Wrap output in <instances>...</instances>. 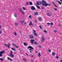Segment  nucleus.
<instances>
[{
  "label": "nucleus",
  "mask_w": 62,
  "mask_h": 62,
  "mask_svg": "<svg viewBox=\"0 0 62 62\" xmlns=\"http://www.w3.org/2000/svg\"><path fill=\"white\" fill-rule=\"evenodd\" d=\"M42 2L41 1L39 2L40 4H41V5L42 4V5L43 6H44L45 7H47L48 6H51V4H48V3H46V2L44 0H42Z\"/></svg>",
  "instance_id": "obj_1"
},
{
  "label": "nucleus",
  "mask_w": 62,
  "mask_h": 62,
  "mask_svg": "<svg viewBox=\"0 0 62 62\" xmlns=\"http://www.w3.org/2000/svg\"><path fill=\"white\" fill-rule=\"evenodd\" d=\"M6 52L4 50H2L1 51H0V57H2L3 56V54H5Z\"/></svg>",
  "instance_id": "obj_2"
},
{
  "label": "nucleus",
  "mask_w": 62,
  "mask_h": 62,
  "mask_svg": "<svg viewBox=\"0 0 62 62\" xmlns=\"http://www.w3.org/2000/svg\"><path fill=\"white\" fill-rule=\"evenodd\" d=\"M29 48L30 49H29V51H32V49H34V48L32 47L31 46H28L27 49H28Z\"/></svg>",
  "instance_id": "obj_3"
},
{
  "label": "nucleus",
  "mask_w": 62,
  "mask_h": 62,
  "mask_svg": "<svg viewBox=\"0 0 62 62\" xmlns=\"http://www.w3.org/2000/svg\"><path fill=\"white\" fill-rule=\"evenodd\" d=\"M46 14L49 17H51L52 15V14H50L48 13H47Z\"/></svg>",
  "instance_id": "obj_4"
},
{
  "label": "nucleus",
  "mask_w": 62,
  "mask_h": 62,
  "mask_svg": "<svg viewBox=\"0 0 62 62\" xmlns=\"http://www.w3.org/2000/svg\"><path fill=\"white\" fill-rule=\"evenodd\" d=\"M31 9L33 10H36V8H35V7L34 6H32L31 8Z\"/></svg>",
  "instance_id": "obj_5"
},
{
  "label": "nucleus",
  "mask_w": 62,
  "mask_h": 62,
  "mask_svg": "<svg viewBox=\"0 0 62 62\" xmlns=\"http://www.w3.org/2000/svg\"><path fill=\"white\" fill-rule=\"evenodd\" d=\"M8 59L10 61H11V62H12V60L11 59V58H10L8 57H7Z\"/></svg>",
  "instance_id": "obj_6"
},
{
  "label": "nucleus",
  "mask_w": 62,
  "mask_h": 62,
  "mask_svg": "<svg viewBox=\"0 0 62 62\" xmlns=\"http://www.w3.org/2000/svg\"><path fill=\"white\" fill-rule=\"evenodd\" d=\"M42 42H44V40H45V38H44L43 36L42 37Z\"/></svg>",
  "instance_id": "obj_7"
},
{
  "label": "nucleus",
  "mask_w": 62,
  "mask_h": 62,
  "mask_svg": "<svg viewBox=\"0 0 62 62\" xmlns=\"http://www.w3.org/2000/svg\"><path fill=\"white\" fill-rule=\"evenodd\" d=\"M34 41L35 40H34L32 39L31 40V42L32 44H34Z\"/></svg>",
  "instance_id": "obj_8"
},
{
  "label": "nucleus",
  "mask_w": 62,
  "mask_h": 62,
  "mask_svg": "<svg viewBox=\"0 0 62 62\" xmlns=\"http://www.w3.org/2000/svg\"><path fill=\"white\" fill-rule=\"evenodd\" d=\"M30 39H31V38H33V35H30Z\"/></svg>",
  "instance_id": "obj_9"
},
{
  "label": "nucleus",
  "mask_w": 62,
  "mask_h": 62,
  "mask_svg": "<svg viewBox=\"0 0 62 62\" xmlns=\"http://www.w3.org/2000/svg\"><path fill=\"white\" fill-rule=\"evenodd\" d=\"M10 57H13L14 56V55L12 54L11 53L10 54Z\"/></svg>",
  "instance_id": "obj_10"
},
{
  "label": "nucleus",
  "mask_w": 62,
  "mask_h": 62,
  "mask_svg": "<svg viewBox=\"0 0 62 62\" xmlns=\"http://www.w3.org/2000/svg\"><path fill=\"white\" fill-rule=\"evenodd\" d=\"M52 55L53 56H54L55 55V53H54V52H53L52 53Z\"/></svg>",
  "instance_id": "obj_11"
},
{
  "label": "nucleus",
  "mask_w": 62,
  "mask_h": 62,
  "mask_svg": "<svg viewBox=\"0 0 62 62\" xmlns=\"http://www.w3.org/2000/svg\"><path fill=\"white\" fill-rule=\"evenodd\" d=\"M11 49L12 50H13V51H16V49L15 48H14L13 47H12L11 48Z\"/></svg>",
  "instance_id": "obj_12"
},
{
  "label": "nucleus",
  "mask_w": 62,
  "mask_h": 62,
  "mask_svg": "<svg viewBox=\"0 0 62 62\" xmlns=\"http://www.w3.org/2000/svg\"><path fill=\"white\" fill-rule=\"evenodd\" d=\"M23 60L24 61V62H27V60L26 59L24 58L23 59Z\"/></svg>",
  "instance_id": "obj_13"
},
{
  "label": "nucleus",
  "mask_w": 62,
  "mask_h": 62,
  "mask_svg": "<svg viewBox=\"0 0 62 62\" xmlns=\"http://www.w3.org/2000/svg\"><path fill=\"white\" fill-rule=\"evenodd\" d=\"M38 56L39 57H40V56H41V55L40 54V53H39L38 54Z\"/></svg>",
  "instance_id": "obj_14"
},
{
  "label": "nucleus",
  "mask_w": 62,
  "mask_h": 62,
  "mask_svg": "<svg viewBox=\"0 0 62 62\" xmlns=\"http://www.w3.org/2000/svg\"><path fill=\"white\" fill-rule=\"evenodd\" d=\"M10 44H8L7 45V47L8 48H9V47H10Z\"/></svg>",
  "instance_id": "obj_15"
},
{
  "label": "nucleus",
  "mask_w": 62,
  "mask_h": 62,
  "mask_svg": "<svg viewBox=\"0 0 62 62\" xmlns=\"http://www.w3.org/2000/svg\"><path fill=\"white\" fill-rule=\"evenodd\" d=\"M34 44L35 45H37V44H38V43H37V42L35 41L34 42Z\"/></svg>",
  "instance_id": "obj_16"
},
{
  "label": "nucleus",
  "mask_w": 62,
  "mask_h": 62,
  "mask_svg": "<svg viewBox=\"0 0 62 62\" xmlns=\"http://www.w3.org/2000/svg\"><path fill=\"white\" fill-rule=\"evenodd\" d=\"M39 2H41V1H40ZM39 2H38L37 3V5H40L39 4Z\"/></svg>",
  "instance_id": "obj_17"
},
{
  "label": "nucleus",
  "mask_w": 62,
  "mask_h": 62,
  "mask_svg": "<svg viewBox=\"0 0 62 62\" xmlns=\"http://www.w3.org/2000/svg\"><path fill=\"white\" fill-rule=\"evenodd\" d=\"M24 45H25V46H27V44L25 42L23 43Z\"/></svg>",
  "instance_id": "obj_18"
},
{
  "label": "nucleus",
  "mask_w": 62,
  "mask_h": 62,
  "mask_svg": "<svg viewBox=\"0 0 62 62\" xmlns=\"http://www.w3.org/2000/svg\"><path fill=\"white\" fill-rule=\"evenodd\" d=\"M33 34H34V36H38V34H37V33H33Z\"/></svg>",
  "instance_id": "obj_19"
},
{
  "label": "nucleus",
  "mask_w": 62,
  "mask_h": 62,
  "mask_svg": "<svg viewBox=\"0 0 62 62\" xmlns=\"http://www.w3.org/2000/svg\"><path fill=\"white\" fill-rule=\"evenodd\" d=\"M30 5H33V3L31 1H30Z\"/></svg>",
  "instance_id": "obj_20"
},
{
  "label": "nucleus",
  "mask_w": 62,
  "mask_h": 62,
  "mask_svg": "<svg viewBox=\"0 0 62 62\" xmlns=\"http://www.w3.org/2000/svg\"><path fill=\"white\" fill-rule=\"evenodd\" d=\"M23 10H26V8L24 7H23Z\"/></svg>",
  "instance_id": "obj_21"
},
{
  "label": "nucleus",
  "mask_w": 62,
  "mask_h": 62,
  "mask_svg": "<svg viewBox=\"0 0 62 62\" xmlns=\"http://www.w3.org/2000/svg\"><path fill=\"white\" fill-rule=\"evenodd\" d=\"M14 16L15 17H17V14H16V13L15 14Z\"/></svg>",
  "instance_id": "obj_22"
},
{
  "label": "nucleus",
  "mask_w": 62,
  "mask_h": 62,
  "mask_svg": "<svg viewBox=\"0 0 62 62\" xmlns=\"http://www.w3.org/2000/svg\"><path fill=\"white\" fill-rule=\"evenodd\" d=\"M33 34H34V33H36V30H33Z\"/></svg>",
  "instance_id": "obj_23"
},
{
  "label": "nucleus",
  "mask_w": 62,
  "mask_h": 62,
  "mask_svg": "<svg viewBox=\"0 0 62 62\" xmlns=\"http://www.w3.org/2000/svg\"><path fill=\"white\" fill-rule=\"evenodd\" d=\"M50 25H54V23L52 22H51L50 23Z\"/></svg>",
  "instance_id": "obj_24"
},
{
  "label": "nucleus",
  "mask_w": 62,
  "mask_h": 62,
  "mask_svg": "<svg viewBox=\"0 0 62 62\" xmlns=\"http://www.w3.org/2000/svg\"><path fill=\"white\" fill-rule=\"evenodd\" d=\"M35 15H37V14H38V13H38V12H35Z\"/></svg>",
  "instance_id": "obj_25"
},
{
  "label": "nucleus",
  "mask_w": 62,
  "mask_h": 62,
  "mask_svg": "<svg viewBox=\"0 0 62 62\" xmlns=\"http://www.w3.org/2000/svg\"><path fill=\"white\" fill-rule=\"evenodd\" d=\"M32 22H30L29 24V25L31 26V25H32Z\"/></svg>",
  "instance_id": "obj_26"
},
{
  "label": "nucleus",
  "mask_w": 62,
  "mask_h": 62,
  "mask_svg": "<svg viewBox=\"0 0 62 62\" xmlns=\"http://www.w3.org/2000/svg\"><path fill=\"white\" fill-rule=\"evenodd\" d=\"M15 25L16 26H17L18 25V23H15Z\"/></svg>",
  "instance_id": "obj_27"
},
{
  "label": "nucleus",
  "mask_w": 62,
  "mask_h": 62,
  "mask_svg": "<svg viewBox=\"0 0 62 62\" xmlns=\"http://www.w3.org/2000/svg\"><path fill=\"white\" fill-rule=\"evenodd\" d=\"M41 17H39L38 18V19L39 20H41Z\"/></svg>",
  "instance_id": "obj_28"
},
{
  "label": "nucleus",
  "mask_w": 62,
  "mask_h": 62,
  "mask_svg": "<svg viewBox=\"0 0 62 62\" xmlns=\"http://www.w3.org/2000/svg\"><path fill=\"white\" fill-rule=\"evenodd\" d=\"M44 32L45 33H47V31L46 30H44Z\"/></svg>",
  "instance_id": "obj_29"
},
{
  "label": "nucleus",
  "mask_w": 62,
  "mask_h": 62,
  "mask_svg": "<svg viewBox=\"0 0 62 62\" xmlns=\"http://www.w3.org/2000/svg\"><path fill=\"white\" fill-rule=\"evenodd\" d=\"M17 33H16V32H15L14 35L15 36H17Z\"/></svg>",
  "instance_id": "obj_30"
},
{
  "label": "nucleus",
  "mask_w": 62,
  "mask_h": 62,
  "mask_svg": "<svg viewBox=\"0 0 62 62\" xmlns=\"http://www.w3.org/2000/svg\"><path fill=\"white\" fill-rule=\"evenodd\" d=\"M48 52H51V50L50 49H49L48 50Z\"/></svg>",
  "instance_id": "obj_31"
},
{
  "label": "nucleus",
  "mask_w": 62,
  "mask_h": 62,
  "mask_svg": "<svg viewBox=\"0 0 62 62\" xmlns=\"http://www.w3.org/2000/svg\"><path fill=\"white\" fill-rule=\"evenodd\" d=\"M0 60H1V61L3 62V59L2 58H1L0 59Z\"/></svg>",
  "instance_id": "obj_32"
},
{
  "label": "nucleus",
  "mask_w": 62,
  "mask_h": 62,
  "mask_svg": "<svg viewBox=\"0 0 62 62\" xmlns=\"http://www.w3.org/2000/svg\"><path fill=\"white\" fill-rule=\"evenodd\" d=\"M54 10H55L56 11H57V9L55 8H54Z\"/></svg>",
  "instance_id": "obj_33"
},
{
  "label": "nucleus",
  "mask_w": 62,
  "mask_h": 62,
  "mask_svg": "<svg viewBox=\"0 0 62 62\" xmlns=\"http://www.w3.org/2000/svg\"><path fill=\"white\" fill-rule=\"evenodd\" d=\"M5 46H6V47H7L8 46V44H5Z\"/></svg>",
  "instance_id": "obj_34"
},
{
  "label": "nucleus",
  "mask_w": 62,
  "mask_h": 62,
  "mask_svg": "<svg viewBox=\"0 0 62 62\" xmlns=\"http://www.w3.org/2000/svg\"><path fill=\"white\" fill-rule=\"evenodd\" d=\"M31 16L30 15L29 16V18H30V19H32V18H31Z\"/></svg>",
  "instance_id": "obj_35"
},
{
  "label": "nucleus",
  "mask_w": 62,
  "mask_h": 62,
  "mask_svg": "<svg viewBox=\"0 0 62 62\" xmlns=\"http://www.w3.org/2000/svg\"><path fill=\"white\" fill-rule=\"evenodd\" d=\"M16 46V48H19V47H18V46H16H16Z\"/></svg>",
  "instance_id": "obj_36"
},
{
  "label": "nucleus",
  "mask_w": 62,
  "mask_h": 62,
  "mask_svg": "<svg viewBox=\"0 0 62 62\" xmlns=\"http://www.w3.org/2000/svg\"><path fill=\"white\" fill-rule=\"evenodd\" d=\"M12 44H13V45H14L15 46H16V45L14 44V43H12Z\"/></svg>",
  "instance_id": "obj_37"
},
{
  "label": "nucleus",
  "mask_w": 62,
  "mask_h": 62,
  "mask_svg": "<svg viewBox=\"0 0 62 62\" xmlns=\"http://www.w3.org/2000/svg\"><path fill=\"white\" fill-rule=\"evenodd\" d=\"M13 53V51L12 50L10 51V54H12Z\"/></svg>",
  "instance_id": "obj_38"
},
{
  "label": "nucleus",
  "mask_w": 62,
  "mask_h": 62,
  "mask_svg": "<svg viewBox=\"0 0 62 62\" xmlns=\"http://www.w3.org/2000/svg\"><path fill=\"white\" fill-rule=\"evenodd\" d=\"M37 8H39V9H40V8L39 7V6H38L37 7Z\"/></svg>",
  "instance_id": "obj_39"
},
{
  "label": "nucleus",
  "mask_w": 62,
  "mask_h": 62,
  "mask_svg": "<svg viewBox=\"0 0 62 62\" xmlns=\"http://www.w3.org/2000/svg\"><path fill=\"white\" fill-rule=\"evenodd\" d=\"M20 11L21 12V13H23V14H24V13L23 12V11L22 10V11Z\"/></svg>",
  "instance_id": "obj_40"
},
{
  "label": "nucleus",
  "mask_w": 62,
  "mask_h": 62,
  "mask_svg": "<svg viewBox=\"0 0 62 62\" xmlns=\"http://www.w3.org/2000/svg\"><path fill=\"white\" fill-rule=\"evenodd\" d=\"M39 27L40 29H42V28L41 27V26H40Z\"/></svg>",
  "instance_id": "obj_41"
},
{
  "label": "nucleus",
  "mask_w": 62,
  "mask_h": 62,
  "mask_svg": "<svg viewBox=\"0 0 62 62\" xmlns=\"http://www.w3.org/2000/svg\"><path fill=\"white\" fill-rule=\"evenodd\" d=\"M47 24L48 25H50V23H47Z\"/></svg>",
  "instance_id": "obj_42"
},
{
  "label": "nucleus",
  "mask_w": 62,
  "mask_h": 62,
  "mask_svg": "<svg viewBox=\"0 0 62 62\" xmlns=\"http://www.w3.org/2000/svg\"><path fill=\"white\" fill-rule=\"evenodd\" d=\"M58 3H59V4L61 5V2H60L59 1V2H58Z\"/></svg>",
  "instance_id": "obj_43"
},
{
  "label": "nucleus",
  "mask_w": 62,
  "mask_h": 62,
  "mask_svg": "<svg viewBox=\"0 0 62 62\" xmlns=\"http://www.w3.org/2000/svg\"><path fill=\"white\" fill-rule=\"evenodd\" d=\"M2 33V32L1 31H0V34H1Z\"/></svg>",
  "instance_id": "obj_44"
},
{
  "label": "nucleus",
  "mask_w": 62,
  "mask_h": 62,
  "mask_svg": "<svg viewBox=\"0 0 62 62\" xmlns=\"http://www.w3.org/2000/svg\"><path fill=\"white\" fill-rule=\"evenodd\" d=\"M58 58V56H57L56 57V59H57Z\"/></svg>",
  "instance_id": "obj_45"
},
{
  "label": "nucleus",
  "mask_w": 62,
  "mask_h": 62,
  "mask_svg": "<svg viewBox=\"0 0 62 62\" xmlns=\"http://www.w3.org/2000/svg\"><path fill=\"white\" fill-rule=\"evenodd\" d=\"M41 8H42V9H44V7L42 6L41 7Z\"/></svg>",
  "instance_id": "obj_46"
},
{
  "label": "nucleus",
  "mask_w": 62,
  "mask_h": 62,
  "mask_svg": "<svg viewBox=\"0 0 62 62\" xmlns=\"http://www.w3.org/2000/svg\"><path fill=\"white\" fill-rule=\"evenodd\" d=\"M52 3H53V4H54V5H55V3H54V2H52Z\"/></svg>",
  "instance_id": "obj_47"
},
{
  "label": "nucleus",
  "mask_w": 62,
  "mask_h": 62,
  "mask_svg": "<svg viewBox=\"0 0 62 62\" xmlns=\"http://www.w3.org/2000/svg\"><path fill=\"white\" fill-rule=\"evenodd\" d=\"M26 4L27 5H29V3H26Z\"/></svg>",
  "instance_id": "obj_48"
},
{
  "label": "nucleus",
  "mask_w": 62,
  "mask_h": 62,
  "mask_svg": "<svg viewBox=\"0 0 62 62\" xmlns=\"http://www.w3.org/2000/svg\"><path fill=\"white\" fill-rule=\"evenodd\" d=\"M31 25L32 26H34V25H35V24H32Z\"/></svg>",
  "instance_id": "obj_49"
},
{
  "label": "nucleus",
  "mask_w": 62,
  "mask_h": 62,
  "mask_svg": "<svg viewBox=\"0 0 62 62\" xmlns=\"http://www.w3.org/2000/svg\"><path fill=\"white\" fill-rule=\"evenodd\" d=\"M57 31H56V30H55L54 31V32H56Z\"/></svg>",
  "instance_id": "obj_50"
},
{
  "label": "nucleus",
  "mask_w": 62,
  "mask_h": 62,
  "mask_svg": "<svg viewBox=\"0 0 62 62\" xmlns=\"http://www.w3.org/2000/svg\"><path fill=\"white\" fill-rule=\"evenodd\" d=\"M31 62H34V61H33V60H31Z\"/></svg>",
  "instance_id": "obj_51"
},
{
  "label": "nucleus",
  "mask_w": 62,
  "mask_h": 62,
  "mask_svg": "<svg viewBox=\"0 0 62 62\" xmlns=\"http://www.w3.org/2000/svg\"><path fill=\"white\" fill-rule=\"evenodd\" d=\"M24 22H25V20H24L22 21V23H24Z\"/></svg>",
  "instance_id": "obj_52"
},
{
  "label": "nucleus",
  "mask_w": 62,
  "mask_h": 62,
  "mask_svg": "<svg viewBox=\"0 0 62 62\" xmlns=\"http://www.w3.org/2000/svg\"><path fill=\"white\" fill-rule=\"evenodd\" d=\"M39 46V47L40 48H41V46Z\"/></svg>",
  "instance_id": "obj_53"
},
{
  "label": "nucleus",
  "mask_w": 62,
  "mask_h": 62,
  "mask_svg": "<svg viewBox=\"0 0 62 62\" xmlns=\"http://www.w3.org/2000/svg\"><path fill=\"white\" fill-rule=\"evenodd\" d=\"M60 0V1H61V2L62 4V0Z\"/></svg>",
  "instance_id": "obj_54"
},
{
  "label": "nucleus",
  "mask_w": 62,
  "mask_h": 62,
  "mask_svg": "<svg viewBox=\"0 0 62 62\" xmlns=\"http://www.w3.org/2000/svg\"><path fill=\"white\" fill-rule=\"evenodd\" d=\"M26 54L27 56L28 55V54H27V53H26Z\"/></svg>",
  "instance_id": "obj_55"
},
{
  "label": "nucleus",
  "mask_w": 62,
  "mask_h": 62,
  "mask_svg": "<svg viewBox=\"0 0 62 62\" xmlns=\"http://www.w3.org/2000/svg\"><path fill=\"white\" fill-rule=\"evenodd\" d=\"M31 55V56H32V57H34V56H33V55Z\"/></svg>",
  "instance_id": "obj_56"
},
{
  "label": "nucleus",
  "mask_w": 62,
  "mask_h": 62,
  "mask_svg": "<svg viewBox=\"0 0 62 62\" xmlns=\"http://www.w3.org/2000/svg\"><path fill=\"white\" fill-rule=\"evenodd\" d=\"M54 6H55V7H57V6L55 4V5Z\"/></svg>",
  "instance_id": "obj_57"
},
{
  "label": "nucleus",
  "mask_w": 62,
  "mask_h": 62,
  "mask_svg": "<svg viewBox=\"0 0 62 62\" xmlns=\"http://www.w3.org/2000/svg\"><path fill=\"white\" fill-rule=\"evenodd\" d=\"M60 61V62H62V59Z\"/></svg>",
  "instance_id": "obj_58"
},
{
  "label": "nucleus",
  "mask_w": 62,
  "mask_h": 62,
  "mask_svg": "<svg viewBox=\"0 0 62 62\" xmlns=\"http://www.w3.org/2000/svg\"><path fill=\"white\" fill-rule=\"evenodd\" d=\"M20 11H22V9H20Z\"/></svg>",
  "instance_id": "obj_59"
},
{
  "label": "nucleus",
  "mask_w": 62,
  "mask_h": 62,
  "mask_svg": "<svg viewBox=\"0 0 62 62\" xmlns=\"http://www.w3.org/2000/svg\"><path fill=\"white\" fill-rule=\"evenodd\" d=\"M56 1L57 2H58V3L59 2V1H57V0H56Z\"/></svg>",
  "instance_id": "obj_60"
},
{
  "label": "nucleus",
  "mask_w": 62,
  "mask_h": 62,
  "mask_svg": "<svg viewBox=\"0 0 62 62\" xmlns=\"http://www.w3.org/2000/svg\"><path fill=\"white\" fill-rule=\"evenodd\" d=\"M26 22H25L24 23V24H26Z\"/></svg>",
  "instance_id": "obj_61"
},
{
  "label": "nucleus",
  "mask_w": 62,
  "mask_h": 62,
  "mask_svg": "<svg viewBox=\"0 0 62 62\" xmlns=\"http://www.w3.org/2000/svg\"><path fill=\"white\" fill-rule=\"evenodd\" d=\"M20 33H21L22 32V31H20Z\"/></svg>",
  "instance_id": "obj_62"
},
{
  "label": "nucleus",
  "mask_w": 62,
  "mask_h": 62,
  "mask_svg": "<svg viewBox=\"0 0 62 62\" xmlns=\"http://www.w3.org/2000/svg\"><path fill=\"white\" fill-rule=\"evenodd\" d=\"M30 53H32V52L31 51H30Z\"/></svg>",
  "instance_id": "obj_63"
},
{
  "label": "nucleus",
  "mask_w": 62,
  "mask_h": 62,
  "mask_svg": "<svg viewBox=\"0 0 62 62\" xmlns=\"http://www.w3.org/2000/svg\"><path fill=\"white\" fill-rule=\"evenodd\" d=\"M36 6H37V7L38 6V5H36Z\"/></svg>",
  "instance_id": "obj_64"
}]
</instances>
